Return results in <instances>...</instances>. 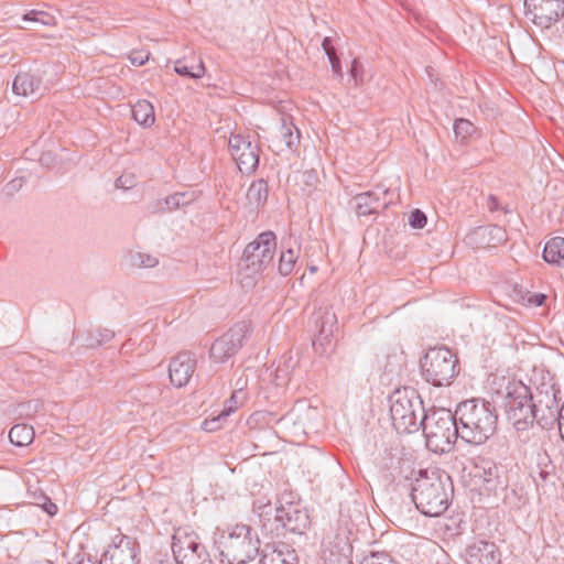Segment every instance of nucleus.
<instances>
[{
    "mask_svg": "<svg viewBox=\"0 0 564 564\" xmlns=\"http://www.w3.org/2000/svg\"><path fill=\"white\" fill-rule=\"evenodd\" d=\"M452 490L451 478L440 469H425L412 484V500L423 514L438 517L443 514L449 505Z\"/></svg>",
    "mask_w": 564,
    "mask_h": 564,
    "instance_id": "1",
    "label": "nucleus"
},
{
    "mask_svg": "<svg viewBox=\"0 0 564 564\" xmlns=\"http://www.w3.org/2000/svg\"><path fill=\"white\" fill-rule=\"evenodd\" d=\"M460 430V438L466 443L484 444L497 427L494 406L479 399L460 402L455 411Z\"/></svg>",
    "mask_w": 564,
    "mask_h": 564,
    "instance_id": "2",
    "label": "nucleus"
},
{
    "mask_svg": "<svg viewBox=\"0 0 564 564\" xmlns=\"http://www.w3.org/2000/svg\"><path fill=\"white\" fill-rule=\"evenodd\" d=\"M221 564H246L260 549L256 532L246 524H237L229 532H221L215 540Z\"/></svg>",
    "mask_w": 564,
    "mask_h": 564,
    "instance_id": "3",
    "label": "nucleus"
},
{
    "mask_svg": "<svg viewBox=\"0 0 564 564\" xmlns=\"http://www.w3.org/2000/svg\"><path fill=\"white\" fill-rule=\"evenodd\" d=\"M426 447L434 453L449 452L457 437H460L456 414L446 409L429 410L421 417V427Z\"/></svg>",
    "mask_w": 564,
    "mask_h": 564,
    "instance_id": "4",
    "label": "nucleus"
},
{
    "mask_svg": "<svg viewBox=\"0 0 564 564\" xmlns=\"http://www.w3.org/2000/svg\"><path fill=\"white\" fill-rule=\"evenodd\" d=\"M426 412L421 397L413 388L397 389L390 397V415L399 433L417 432L421 427V417Z\"/></svg>",
    "mask_w": 564,
    "mask_h": 564,
    "instance_id": "5",
    "label": "nucleus"
},
{
    "mask_svg": "<svg viewBox=\"0 0 564 564\" xmlns=\"http://www.w3.org/2000/svg\"><path fill=\"white\" fill-rule=\"evenodd\" d=\"M533 395L528 386L521 381L509 382L506 387L502 406L508 421L518 431H525L534 423L532 410Z\"/></svg>",
    "mask_w": 564,
    "mask_h": 564,
    "instance_id": "6",
    "label": "nucleus"
},
{
    "mask_svg": "<svg viewBox=\"0 0 564 564\" xmlns=\"http://www.w3.org/2000/svg\"><path fill=\"white\" fill-rule=\"evenodd\" d=\"M424 379L435 387H447L459 373L458 358L447 347H434L427 350L421 361Z\"/></svg>",
    "mask_w": 564,
    "mask_h": 564,
    "instance_id": "7",
    "label": "nucleus"
},
{
    "mask_svg": "<svg viewBox=\"0 0 564 564\" xmlns=\"http://www.w3.org/2000/svg\"><path fill=\"white\" fill-rule=\"evenodd\" d=\"M276 248V236L273 231L261 232L243 250V262L250 274L262 272L272 264Z\"/></svg>",
    "mask_w": 564,
    "mask_h": 564,
    "instance_id": "8",
    "label": "nucleus"
},
{
    "mask_svg": "<svg viewBox=\"0 0 564 564\" xmlns=\"http://www.w3.org/2000/svg\"><path fill=\"white\" fill-rule=\"evenodd\" d=\"M172 552L177 564H214L205 545L194 533L176 531L172 539Z\"/></svg>",
    "mask_w": 564,
    "mask_h": 564,
    "instance_id": "9",
    "label": "nucleus"
},
{
    "mask_svg": "<svg viewBox=\"0 0 564 564\" xmlns=\"http://www.w3.org/2000/svg\"><path fill=\"white\" fill-rule=\"evenodd\" d=\"M228 149L241 173L250 174L256 171L259 165V148L249 135L231 134Z\"/></svg>",
    "mask_w": 564,
    "mask_h": 564,
    "instance_id": "10",
    "label": "nucleus"
},
{
    "mask_svg": "<svg viewBox=\"0 0 564 564\" xmlns=\"http://www.w3.org/2000/svg\"><path fill=\"white\" fill-rule=\"evenodd\" d=\"M532 410L534 411V422L542 429L558 425L562 420V406L560 408L553 387L538 391L533 397Z\"/></svg>",
    "mask_w": 564,
    "mask_h": 564,
    "instance_id": "11",
    "label": "nucleus"
},
{
    "mask_svg": "<svg viewBox=\"0 0 564 564\" xmlns=\"http://www.w3.org/2000/svg\"><path fill=\"white\" fill-rule=\"evenodd\" d=\"M250 332L249 324L241 322L219 337L210 347L209 356L216 362H224L242 346Z\"/></svg>",
    "mask_w": 564,
    "mask_h": 564,
    "instance_id": "12",
    "label": "nucleus"
},
{
    "mask_svg": "<svg viewBox=\"0 0 564 564\" xmlns=\"http://www.w3.org/2000/svg\"><path fill=\"white\" fill-rule=\"evenodd\" d=\"M524 8L534 24L549 28L564 14V0H524Z\"/></svg>",
    "mask_w": 564,
    "mask_h": 564,
    "instance_id": "13",
    "label": "nucleus"
},
{
    "mask_svg": "<svg viewBox=\"0 0 564 564\" xmlns=\"http://www.w3.org/2000/svg\"><path fill=\"white\" fill-rule=\"evenodd\" d=\"M275 520L285 530L297 534L304 533L311 523L307 510L294 501L281 503L275 510Z\"/></svg>",
    "mask_w": 564,
    "mask_h": 564,
    "instance_id": "14",
    "label": "nucleus"
},
{
    "mask_svg": "<svg viewBox=\"0 0 564 564\" xmlns=\"http://www.w3.org/2000/svg\"><path fill=\"white\" fill-rule=\"evenodd\" d=\"M99 564H137V542L133 538L118 533Z\"/></svg>",
    "mask_w": 564,
    "mask_h": 564,
    "instance_id": "15",
    "label": "nucleus"
},
{
    "mask_svg": "<svg viewBox=\"0 0 564 564\" xmlns=\"http://www.w3.org/2000/svg\"><path fill=\"white\" fill-rule=\"evenodd\" d=\"M197 360L194 354L183 351L176 355L169 365V377L171 383L176 388L185 387L193 377Z\"/></svg>",
    "mask_w": 564,
    "mask_h": 564,
    "instance_id": "16",
    "label": "nucleus"
},
{
    "mask_svg": "<svg viewBox=\"0 0 564 564\" xmlns=\"http://www.w3.org/2000/svg\"><path fill=\"white\" fill-rule=\"evenodd\" d=\"M388 189L377 188L357 194L352 198L354 209L358 216H369L386 208L390 200Z\"/></svg>",
    "mask_w": 564,
    "mask_h": 564,
    "instance_id": "17",
    "label": "nucleus"
},
{
    "mask_svg": "<svg viewBox=\"0 0 564 564\" xmlns=\"http://www.w3.org/2000/svg\"><path fill=\"white\" fill-rule=\"evenodd\" d=\"M470 475L477 485L488 491L495 490L500 485L499 467L490 458L480 456L474 458Z\"/></svg>",
    "mask_w": 564,
    "mask_h": 564,
    "instance_id": "18",
    "label": "nucleus"
},
{
    "mask_svg": "<svg viewBox=\"0 0 564 564\" xmlns=\"http://www.w3.org/2000/svg\"><path fill=\"white\" fill-rule=\"evenodd\" d=\"M466 564H499L501 554L494 542L475 541L464 551Z\"/></svg>",
    "mask_w": 564,
    "mask_h": 564,
    "instance_id": "19",
    "label": "nucleus"
},
{
    "mask_svg": "<svg viewBox=\"0 0 564 564\" xmlns=\"http://www.w3.org/2000/svg\"><path fill=\"white\" fill-rule=\"evenodd\" d=\"M350 530L347 522H338L335 528H329L325 534L322 545L324 551H329L332 555H346L351 551Z\"/></svg>",
    "mask_w": 564,
    "mask_h": 564,
    "instance_id": "20",
    "label": "nucleus"
},
{
    "mask_svg": "<svg viewBox=\"0 0 564 564\" xmlns=\"http://www.w3.org/2000/svg\"><path fill=\"white\" fill-rule=\"evenodd\" d=\"M297 556L294 550L286 544H267L262 550L260 564H296Z\"/></svg>",
    "mask_w": 564,
    "mask_h": 564,
    "instance_id": "21",
    "label": "nucleus"
},
{
    "mask_svg": "<svg viewBox=\"0 0 564 564\" xmlns=\"http://www.w3.org/2000/svg\"><path fill=\"white\" fill-rule=\"evenodd\" d=\"M12 90L22 97L40 96L42 79L30 72H20L13 79Z\"/></svg>",
    "mask_w": 564,
    "mask_h": 564,
    "instance_id": "22",
    "label": "nucleus"
},
{
    "mask_svg": "<svg viewBox=\"0 0 564 564\" xmlns=\"http://www.w3.org/2000/svg\"><path fill=\"white\" fill-rule=\"evenodd\" d=\"M279 138L284 142L288 150L296 151L301 140V133L297 127L293 123L291 117L284 116L281 118Z\"/></svg>",
    "mask_w": 564,
    "mask_h": 564,
    "instance_id": "23",
    "label": "nucleus"
},
{
    "mask_svg": "<svg viewBox=\"0 0 564 564\" xmlns=\"http://www.w3.org/2000/svg\"><path fill=\"white\" fill-rule=\"evenodd\" d=\"M133 119L144 128H150L155 121L154 107L148 100H138L131 109Z\"/></svg>",
    "mask_w": 564,
    "mask_h": 564,
    "instance_id": "24",
    "label": "nucleus"
},
{
    "mask_svg": "<svg viewBox=\"0 0 564 564\" xmlns=\"http://www.w3.org/2000/svg\"><path fill=\"white\" fill-rule=\"evenodd\" d=\"M268 195V183L260 178L250 184L246 196L250 205L259 207L267 202Z\"/></svg>",
    "mask_w": 564,
    "mask_h": 564,
    "instance_id": "25",
    "label": "nucleus"
},
{
    "mask_svg": "<svg viewBox=\"0 0 564 564\" xmlns=\"http://www.w3.org/2000/svg\"><path fill=\"white\" fill-rule=\"evenodd\" d=\"M543 259L552 264H558L564 259V238L554 237L543 249Z\"/></svg>",
    "mask_w": 564,
    "mask_h": 564,
    "instance_id": "26",
    "label": "nucleus"
},
{
    "mask_svg": "<svg viewBox=\"0 0 564 564\" xmlns=\"http://www.w3.org/2000/svg\"><path fill=\"white\" fill-rule=\"evenodd\" d=\"M10 442L15 446H26L33 442L34 431L26 424H15L9 432Z\"/></svg>",
    "mask_w": 564,
    "mask_h": 564,
    "instance_id": "27",
    "label": "nucleus"
},
{
    "mask_svg": "<svg viewBox=\"0 0 564 564\" xmlns=\"http://www.w3.org/2000/svg\"><path fill=\"white\" fill-rule=\"evenodd\" d=\"M282 248L278 270L282 275L286 276L294 270L295 263L299 259V248L294 249L291 246L285 247L284 245Z\"/></svg>",
    "mask_w": 564,
    "mask_h": 564,
    "instance_id": "28",
    "label": "nucleus"
},
{
    "mask_svg": "<svg viewBox=\"0 0 564 564\" xmlns=\"http://www.w3.org/2000/svg\"><path fill=\"white\" fill-rule=\"evenodd\" d=\"M174 70L181 76H187L195 79L202 78L206 72L202 59L192 64H187L186 59H178L175 62Z\"/></svg>",
    "mask_w": 564,
    "mask_h": 564,
    "instance_id": "29",
    "label": "nucleus"
},
{
    "mask_svg": "<svg viewBox=\"0 0 564 564\" xmlns=\"http://www.w3.org/2000/svg\"><path fill=\"white\" fill-rule=\"evenodd\" d=\"M316 326L318 328L317 334L334 336V330L337 324L336 314L332 308H325L318 313L316 318Z\"/></svg>",
    "mask_w": 564,
    "mask_h": 564,
    "instance_id": "30",
    "label": "nucleus"
},
{
    "mask_svg": "<svg viewBox=\"0 0 564 564\" xmlns=\"http://www.w3.org/2000/svg\"><path fill=\"white\" fill-rule=\"evenodd\" d=\"M130 263L137 268H154L159 264V259L149 253L134 252L130 256Z\"/></svg>",
    "mask_w": 564,
    "mask_h": 564,
    "instance_id": "31",
    "label": "nucleus"
},
{
    "mask_svg": "<svg viewBox=\"0 0 564 564\" xmlns=\"http://www.w3.org/2000/svg\"><path fill=\"white\" fill-rule=\"evenodd\" d=\"M115 337V332L106 327H97L90 333V340L88 345H101L111 340Z\"/></svg>",
    "mask_w": 564,
    "mask_h": 564,
    "instance_id": "32",
    "label": "nucleus"
},
{
    "mask_svg": "<svg viewBox=\"0 0 564 564\" xmlns=\"http://www.w3.org/2000/svg\"><path fill=\"white\" fill-rule=\"evenodd\" d=\"M474 131V124L467 119H456L454 122V132L462 140L469 137Z\"/></svg>",
    "mask_w": 564,
    "mask_h": 564,
    "instance_id": "33",
    "label": "nucleus"
},
{
    "mask_svg": "<svg viewBox=\"0 0 564 564\" xmlns=\"http://www.w3.org/2000/svg\"><path fill=\"white\" fill-rule=\"evenodd\" d=\"M333 336L317 334L313 340V347L316 352L323 355L332 347Z\"/></svg>",
    "mask_w": 564,
    "mask_h": 564,
    "instance_id": "34",
    "label": "nucleus"
},
{
    "mask_svg": "<svg viewBox=\"0 0 564 564\" xmlns=\"http://www.w3.org/2000/svg\"><path fill=\"white\" fill-rule=\"evenodd\" d=\"M242 390L232 392L229 400L226 401L225 406L221 411L223 417H228L232 412H235L238 406L242 403V401L238 398V394L241 393Z\"/></svg>",
    "mask_w": 564,
    "mask_h": 564,
    "instance_id": "35",
    "label": "nucleus"
},
{
    "mask_svg": "<svg viewBox=\"0 0 564 564\" xmlns=\"http://www.w3.org/2000/svg\"><path fill=\"white\" fill-rule=\"evenodd\" d=\"M361 564H397L387 553H372Z\"/></svg>",
    "mask_w": 564,
    "mask_h": 564,
    "instance_id": "36",
    "label": "nucleus"
},
{
    "mask_svg": "<svg viewBox=\"0 0 564 564\" xmlns=\"http://www.w3.org/2000/svg\"><path fill=\"white\" fill-rule=\"evenodd\" d=\"M137 184L133 173H123L116 180V187L122 189H130Z\"/></svg>",
    "mask_w": 564,
    "mask_h": 564,
    "instance_id": "37",
    "label": "nucleus"
},
{
    "mask_svg": "<svg viewBox=\"0 0 564 564\" xmlns=\"http://www.w3.org/2000/svg\"><path fill=\"white\" fill-rule=\"evenodd\" d=\"M185 204V194L183 193H175L165 198V205L167 210L176 209Z\"/></svg>",
    "mask_w": 564,
    "mask_h": 564,
    "instance_id": "38",
    "label": "nucleus"
},
{
    "mask_svg": "<svg viewBox=\"0 0 564 564\" xmlns=\"http://www.w3.org/2000/svg\"><path fill=\"white\" fill-rule=\"evenodd\" d=\"M409 224L415 229H421L426 225V216L420 209H415L411 213Z\"/></svg>",
    "mask_w": 564,
    "mask_h": 564,
    "instance_id": "39",
    "label": "nucleus"
},
{
    "mask_svg": "<svg viewBox=\"0 0 564 564\" xmlns=\"http://www.w3.org/2000/svg\"><path fill=\"white\" fill-rule=\"evenodd\" d=\"M350 76L354 79L356 86L361 84L364 80V67L357 58H355L351 63Z\"/></svg>",
    "mask_w": 564,
    "mask_h": 564,
    "instance_id": "40",
    "label": "nucleus"
},
{
    "mask_svg": "<svg viewBox=\"0 0 564 564\" xmlns=\"http://www.w3.org/2000/svg\"><path fill=\"white\" fill-rule=\"evenodd\" d=\"M227 417H223V413L220 412L216 417L210 420H205L203 423V429L207 432H214L220 429V422L226 420Z\"/></svg>",
    "mask_w": 564,
    "mask_h": 564,
    "instance_id": "41",
    "label": "nucleus"
},
{
    "mask_svg": "<svg viewBox=\"0 0 564 564\" xmlns=\"http://www.w3.org/2000/svg\"><path fill=\"white\" fill-rule=\"evenodd\" d=\"M478 232L482 235L487 234L489 236L496 237L498 241L505 240V231L499 226H490L487 228H479Z\"/></svg>",
    "mask_w": 564,
    "mask_h": 564,
    "instance_id": "42",
    "label": "nucleus"
},
{
    "mask_svg": "<svg viewBox=\"0 0 564 564\" xmlns=\"http://www.w3.org/2000/svg\"><path fill=\"white\" fill-rule=\"evenodd\" d=\"M328 59H329L333 73L338 77H343L341 64H340V59L337 56V54L336 53L328 54Z\"/></svg>",
    "mask_w": 564,
    "mask_h": 564,
    "instance_id": "43",
    "label": "nucleus"
},
{
    "mask_svg": "<svg viewBox=\"0 0 564 564\" xmlns=\"http://www.w3.org/2000/svg\"><path fill=\"white\" fill-rule=\"evenodd\" d=\"M36 22H40L41 24L46 26H53L56 25L57 23L55 17L45 11H40Z\"/></svg>",
    "mask_w": 564,
    "mask_h": 564,
    "instance_id": "44",
    "label": "nucleus"
},
{
    "mask_svg": "<svg viewBox=\"0 0 564 564\" xmlns=\"http://www.w3.org/2000/svg\"><path fill=\"white\" fill-rule=\"evenodd\" d=\"M322 47L327 56L328 54L336 53L335 47L332 44V39L328 36L324 37Z\"/></svg>",
    "mask_w": 564,
    "mask_h": 564,
    "instance_id": "45",
    "label": "nucleus"
},
{
    "mask_svg": "<svg viewBox=\"0 0 564 564\" xmlns=\"http://www.w3.org/2000/svg\"><path fill=\"white\" fill-rule=\"evenodd\" d=\"M149 56L145 55H141V54H134V55H131L130 56V61L133 65H138V66H142L147 61H148Z\"/></svg>",
    "mask_w": 564,
    "mask_h": 564,
    "instance_id": "46",
    "label": "nucleus"
},
{
    "mask_svg": "<svg viewBox=\"0 0 564 564\" xmlns=\"http://www.w3.org/2000/svg\"><path fill=\"white\" fill-rule=\"evenodd\" d=\"M39 13H40V10H30L25 14L22 15V20L36 22Z\"/></svg>",
    "mask_w": 564,
    "mask_h": 564,
    "instance_id": "47",
    "label": "nucleus"
},
{
    "mask_svg": "<svg viewBox=\"0 0 564 564\" xmlns=\"http://www.w3.org/2000/svg\"><path fill=\"white\" fill-rule=\"evenodd\" d=\"M489 209L490 210H496L498 208V203H497V198L495 196H490L489 197Z\"/></svg>",
    "mask_w": 564,
    "mask_h": 564,
    "instance_id": "48",
    "label": "nucleus"
},
{
    "mask_svg": "<svg viewBox=\"0 0 564 564\" xmlns=\"http://www.w3.org/2000/svg\"><path fill=\"white\" fill-rule=\"evenodd\" d=\"M45 510H46V512H47V513H50V514H55V513H56V510H57V507H56L54 503L50 502V503L45 507Z\"/></svg>",
    "mask_w": 564,
    "mask_h": 564,
    "instance_id": "49",
    "label": "nucleus"
},
{
    "mask_svg": "<svg viewBox=\"0 0 564 564\" xmlns=\"http://www.w3.org/2000/svg\"><path fill=\"white\" fill-rule=\"evenodd\" d=\"M276 378H286V371L281 366L276 368Z\"/></svg>",
    "mask_w": 564,
    "mask_h": 564,
    "instance_id": "50",
    "label": "nucleus"
},
{
    "mask_svg": "<svg viewBox=\"0 0 564 564\" xmlns=\"http://www.w3.org/2000/svg\"><path fill=\"white\" fill-rule=\"evenodd\" d=\"M539 456H541V459L539 462V466H541V465H545L546 466L545 462L549 460V457H547L546 453L544 452L543 455L539 454Z\"/></svg>",
    "mask_w": 564,
    "mask_h": 564,
    "instance_id": "51",
    "label": "nucleus"
},
{
    "mask_svg": "<svg viewBox=\"0 0 564 564\" xmlns=\"http://www.w3.org/2000/svg\"><path fill=\"white\" fill-rule=\"evenodd\" d=\"M544 299H545V296L543 294L535 295V304L536 305H542Z\"/></svg>",
    "mask_w": 564,
    "mask_h": 564,
    "instance_id": "52",
    "label": "nucleus"
},
{
    "mask_svg": "<svg viewBox=\"0 0 564 564\" xmlns=\"http://www.w3.org/2000/svg\"><path fill=\"white\" fill-rule=\"evenodd\" d=\"M539 476H540V478H541L542 480H545V479L547 478V476H549V471H547V470H545V469H540V471H539Z\"/></svg>",
    "mask_w": 564,
    "mask_h": 564,
    "instance_id": "53",
    "label": "nucleus"
},
{
    "mask_svg": "<svg viewBox=\"0 0 564 564\" xmlns=\"http://www.w3.org/2000/svg\"><path fill=\"white\" fill-rule=\"evenodd\" d=\"M291 421H293V413H289L282 417V422H284V423H289Z\"/></svg>",
    "mask_w": 564,
    "mask_h": 564,
    "instance_id": "54",
    "label": "nucleus"
},
{
    "mask_svg": "<svg viewBox=\"0 0 564 564\" xmlns=\"http://www.w3.org/2000/svg\"><path fill=\"white\" fill-rule=\"evenodd\" d=\"M275 147L278 148V151H282L283 149L280 147L279 143H275Z\"/></svg>",
    "mask_w": 564,
    "mask_h": 564,
    "instance_id": "55",
    "label": "nucleus"
},
{
    "mask_svg": "<svg viewBox=\"0 0 564 564\" xmlns=\"http://www.w3.org/2000/svg\"><path fill=\"white\" fill-rule=\"evenodd\" d=\"M17 28H18V29H20V30H24V29H25V28H24V26H22V25H18Z\"/></svg>",
    "mask_w": 564,
    "mask_h": 564,
    "instance_id": "56",
    "label": "nucleus"
},
{
    "mask_svg": "<svg viewBox=\"0 0 564 564\" xmlns=\"http://www.w3.org/2000/svg\"><path fill=\"white\" fill-rule=\"evenodd\" d=\"M160 564H163V563H160Z\"/></svg>",
    "mask_w": 564,
    "mask_h": 564,
    "instance_id": "57",
    "label": "nucleus"
}]
</instances>
